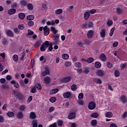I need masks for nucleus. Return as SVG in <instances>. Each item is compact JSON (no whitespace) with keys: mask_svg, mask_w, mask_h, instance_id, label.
I'll use <instances>...</instances> for the list:
<instances>
[{"mask_svg":"<svg viewBox=\"0 0 127 127\" xmlns=\"http://www.w3.org/2000/svg\"><path fill=\"white\" fill-rule=\"evenodd\" d=\"M47 47H49V42L46 41L41 45L40 47L41 51H45Z\"/></svg>","mask_w":127,"mask_h":127,"instance_id":"1","label":"nucleus"},{"mask_svg":"<svg viewBox=\"0 0 127 127\" xmlns=\"http://www.w3.org/2000/svg\"><path fill=\"white\" fill-rule=\"evenodd\" d=\"M44 30V34L45 35V36H47L50 33V30L49 29V28L47 27V26H45L43 28Z\"/></svg>","mask_w":127,"mask_h":127,"instance_id":"2","label":"nucleus"},{"mask_svg":"<svg viewBox=\"0 0 127 127\" xmlns=\"http://www.w3.org/2000/svg\"><path fill=\"white\" fill-rule=\"evenodd\" d=\"M88 107L89 110H94V109L96 108V103L94 102H90L88 104Z\"/></svg>","mask_w":127,"mask_h":127,"instance_id":"3","label":"nucleus"},{"mask_svg":"<svg viewBox=\"0 0 127 127\" xmlns=\"http://www.w3.org/2000/svg\"><path fill=\"white\" fill-rule=\"evenodd\" d=\"M5 34L7 35V36H8L9 37H13L14 35L13 34V32L10 30H7L5 31Z\"/></svg>","mask_w":127,"mask_h":127,"instance_id":"4","label":"nucleus"},{"mask_svg":"<svg viewBox=\"0 0 127 127\" xmlns=\"http://www.w3.org/2000/svg\"><path fill=\"white\" fill-rule=\"evenodd\" d=\"M59 34H56L54 35V37H55V43L56 44H59V41H60V40H59Z\"/></svg>","mask_w":127,"mask_h":127,"instance_id":"5","label":"nucleus"},{"mask_svg":"<svg viewBox=\"0 0 127 127\" xmlns=\"http://www.w3.org/2000/svg\"><path fill=\"white\" fill-rule=\"evenodd\" d=\"M94 35V31L93 30H89L87 32V38L90 39L93 37Z\"/></svg>","mask_w":127,"mask_h":127,"instance_id":"6","label":"nucleus"},{"mask_svg":"<svg viewBox=\"0 0 127 127\" xmlns=\"http://www.w3.org/2000/svg\"><path fill=\"white\" fill-rule=\"evenodd\" d=\"M120 101L122 104H126V103H127V100L126 95H123L120 97Z\"/></svg>","mask_w":127,"mask_h":127,"instance_id":"7","label":"nucleus"},{"mask_svg":"<svg viewBox=\"0 0 127 127\" xmlns=\"http://www.w3.org/2000/svg\"><path fill=\"white\" fill-rule=\"evenodd\" d=\"M67 118L69 120H74L76 118V114L74 112L71 113L68 115Z\"/></svg>","mask_w":127,"mask_h":127,"instance_id":"8","label":"nucleus"},{"mask_svg":"<svg viewBox=\"0 0 127 127\" xmlns=\"http://www.w3.org/2000/svg\"><path fill=\"white\" fill-rule=\"evenodd\" d=\"M99 58L100 60L103 62H105V61H107V57L106 56V55L104 54H102L100 56Z\"/></svg>","mask_w":127,"mask_h":127,"instance_id":"9","label":"nucleus"},{"mask_svg":"<svg viewBox=\"0 0 127 127\" xmlns=\"http://www.w3.org/2000/svg\"><path fill=\"white\" fill-rule=\"evenodd\" d=\"M71 81V77L70 76L65 77L62 79L63 83H68Z\"/></svg>","mask_w":127,"mask_h":127,"instance_id":"10","label":"nucleus"},{"mask_svg":"<svg viewBox=\"0 0 127 127\" xmlns=\"http://www.w3.org/2000/svg\"><path fill=\"white\" fill-rule=\"evenodd\" d=\"M16 118L18 119H21L23 118V113L21 111H19L16 114Z\"/></svg>","mask_w":127,"mask_h":127,"instance_id":"11","label":"nucleus"},{"mask_svg":"<svg viewBox=\"0 0 127 127\" xmlns=\"http://www.w3.org/2000/svg\"><path fill=\"white\" fill-rule=\"evenodd\" d=\"M44 82L45 84H46L47 85H49V83H50V77L49 76H46L44 78Z\"/></svg>","mask_w":127,"mask_h":127,"instance_id":"12","label":"nucleus"},{"mask_svg":"<svg viewBox=\"0 0 127 127\" xmlns=\"http://www.w3.org/2000/svg\"><path fill=\"white\" fill-rule=\"evenodd\" d=\"M20 5L22 6V7L26 6V5H27V1L25 0H21L20 1Z\"/></svg>","mask_w":127,"mask_h":127,"instance_id":"13","label":"nucleus"},{"mask_svg":"<svg viewBox=\"0 0 127 127\" xmlns=\"http://www.w3.org/2000/svg\"><path fill=\"white\" fill-rule=\"evenodd\" d=\"M29 118L31 120H34L35 119H36V114L34 112H31L30 113Z\"/></svg>","mask_w":127,"mask_h":127,"instance_id":"14","label":"nucleus"},{"mask_svg":"<svg viewBox=\"0 0 127 127\" xmlns=\"http://www.w3.org/2000/svg\"><path fill=\"white\" fill-rule=\"evenodd\" d=\"M96 74L98 76L103 77L104 76V71L102 70V69H98L96 71Z\"/></svg>","mask_w":127,"mask_h":127,"instance_id":"15","label":"nucleus"},{"mask_svg":"<svg viewBox=\"0 0 127 127\" xmlns=\"http://www.w3.org/2000/svg\"><path fill=\"white\" fill-rule=\"evenodd\" d=\"M116 12L117 14H122L123 13V9L121 7H117L116 10Z\"/></svg>","mask_w":127,"mask_h":127,"instance_id":"16","label":"nucleus"},{"mask_svg":"<svg viewBox=\"0 0 127 127\" xmlns=\"http://www.w3.org/2000/svg\"><path fill=\"white\" fill-rule=\"evenodd\" d=\"M10 83L14 85V87H15V88H17V89H18V88H19V84H18V83H17V82L14 80H12L11 81Z\"/></svg>","mask_w":127,"mask_h":127,"instance_id":"17","label":"nucleus"},{"mask_svg":"<svg viewBox=\"0 0 127 127\" xmlns=\"http://www.w3.org/2000/svg\"><path fill=\"white\" fill-rule=\"evenodd\" d=\"M63 97L65 99H68V98H70V97H71V92H67L64 93L63 95Z\"/></svg>","mask_w":127,"mask_h":127,"instance_id":"18","label":"nucleus"},{"mask_svg":"<svg viewBox=\"0 0 127 127\" xmlns=\"http://www.w3.org/2000/svg\"><path fill=\"white\" fill-rule=\"evenodd\" d=\"M16 99H18V100H22V99L23 98V95H22V93L18 92L16 95Z\"/></svg>","mask_w":127,"mask_h":127,"instance_id":"19","label":"nucleus"},{"mask_svg":"<svg viewBox=\"0 0 127 127\" xmlns=\"http://www.w3.org/2000/svg\"><path fill=\"white\" fill-rule=\"evenodd\" d=\"M15 12H16V9L13 8L10 9L8 11V14H10L11 15H12V14H14Z\"/></svg>","mask_w":127,"mask_h":127,"instance_id":"20","label":"nucleus"},{"mask_svg":"<svg viewBox=\"0 0 127 127\" xmlns=\"http://www.w3.org/2000/svg\"><path fill=\"white\" fill-rule=\"evenodd\" d=\"M95 68L99 69L102 66V64L100 62H96L94 64Z\"/></svg>","mask_w":127,"mask_h":127,"instance_id":"21","label":"nucleus"},{"mask_svg":"<svg viewBox=\"0 0 127 127\" xmlns=\"http://www.w3.org/2000/svg\"><path fill=\"white\" fill-rule=\"evenodd\" d=\"M100 36L101 37H102V38H105V37L106 36V30H105L104 29H102L101 30L100 32Z\"/></svg>","mask_w":127,"mask_h":127,"instance_id":"22","label":"nucleus"},{"mask_svg":"<svg viewBox=\"0 0 127 127\" xmlns=\"http://www.w3.org/2000/svg\"><path fill=\"white\" fill-rule=\"evenodd\" d=\"M19 110L21 112H24L26 110V106L24 105H22L19 107Z\"/></svg>","mask_w":127,"mask_h":127,"instance_id":"23","label":"nucleus"},{"mask_svg":"<svg viewBox=\"0 0 127 127\" xmlns=\"http://www.w3.org/2000/svg\"><path fill=\"white\" fill-rule=\"evenodd\" d=\"M62 12H63V10L61 8L58 9L56 10L55 11V14H57V15L61 14Z\"/></svg>","mask_w":127,"mask_h":127,"instance_id":"24","label":"nucleus"},{"mask_svg":"<svg viewBox=\"0 0 127 127\" xmlns=\"http://www.w3.org/2000/svg\"><path fill=\"white\" fill-rule=\"evenodd\" d=\"M18 17L20 19H24L25 17V14L24 13H19L18 14Z\"/></svg>","mask_w":127,"mask_h":127,"instance_id":"25","label":"nucleus"},{"mask_svg":"<svg viewBox=\"0 0 127 127\" xmlns=\"http://www.w3.org/2000/svg\"><path fill=\"white\" fill-rule=\"evenodd\" d=\"M91 118H94V119H97L99 117V114L98 113H93L90 115Z\"/></svg>","mask_w":127,"mask_h":127,"instance_id":"26","label":"nucleus"},{"mask_svg":"<svg viewBox=\"0 0 127 127\" xmlns=\"http://www.w3.org/2000/svg\"><path fill=\"white\" fill-rule=\"evenodd\" d=\"M93 81L94 83H97V84H102V80L100 78H93Z\"/></svg>","mask_w":127,"mask_h":127,"instance_id":"27","label":"nucleus"},{"mask_svg":"<svg viewBox=\"0 0 127 127\" xmlns=\"http://www.w3.org/2000/svg\"><path fill=\"white\" fill-rule=\"evenodd\" d=\"M27 7L29 10H32L33 9V5L31 3L27 4Z\"/></svg>","mask_w":127,"mask_h":127,"instance_id":"28","label":"nucleus"},{"mask_svg":"<svg viewBox=\"0 0 127 127\" xmlns=\"http://www.w3.org/2000/svg\"><path fill=\"white\" fill-rule=\"evenodd\" d=\"M90 13L88 12H86L85 13H84V19L87 20V19H88V18H89V17H90Z\"/></svg>","mask_w":127,"mask_h":127,"instance_id":"29","label":"nucleus"},{"mask_svg":"<svg viewBox=\"0 0 127 127\" xmlns=\"http://www.w3.org/2000/svg\"><path fill=\"white\" fill-rule=\"evenodd\" d=\"M90 43H91V40L88 39H86L83 40V44L85 45H88L90 44Z\"/></svg>","mask_w":127,"mask_h":127,"instance_id":"30","label":"nucleus"},{"mask_svg":"<svg viewBox=\"0 0 127 127\" xmlns=\"http://www.w3.org/2000/svg\"><path fill=\"white\" fill-rule=\"evenodd\" d=\"M51 31H53V33H54L55 35L57 34L56 33L58 32V30H56V28H55L54 27H51Z\"/></svg>","mask_w":127,"mask_h":127,"instance_id":"31","label":"nucleus"},{"mask_svg":"<svg viewBox=\"0 0 127 127\" xmlns=\"http://www.w3.org/2000/svg\"><path fill=\"white\" fill-rule=\"evenodd\" d=\"M62 58L64 60H67V59H69V55L67 54H63L62 55Z\"/></svg>","mask_w":127,"mask_h":127,"instance_id":"32","label":"nucleus"},{"mask_svg":"<svg viewBox=\"0 0 127 127\" xmlns=\"http://www.w3.org/2000/svg\"><path fill=\"white\" fill-rule=\"evenodd\" d=\"M32 127H38V125L37 124V121L34 120L32 122Z\"/></svg>","mask_w":127,"mask_h":127,"instance_id":"33","label":"nucleus"},{"mask_svg":"<svg viewBox=\"0 0 127 127\" xmlns=\"http://www.w3.org/2000/svg\"><path fill=\"white\" fill-rule=\"evenodd\" d=\"M12 59L14 62L18 61V56L17 55H14L12 57Z\"/></svg>","mask_w":127,"mask_h":127,"instance_id":"34","label":"nucleus"},{"mask_svg":"<svg viewBox=\"0 0 127 127\" xmlns=\"http://www.w3.org/2000/svg\"><path fill=\"white\" fill-rule=\"evenodd\" d=\"M6 116L8 117H9L10 118H11L14 116V113L12 112H8L6 113Z\"/></svg>","mask_w":127,"mask_h":127,"instance_id":"35","label":"nucleus"},{"mask_svg":"<svg viewBox=\"0 0 127 127\" xmlns=\"http://www.w3.org/2000/svg\"><path fill=\"white\" fill-rule=\"evenodd\" d=\"M105 117H106V118H112V117H113V113L110 112H107L105 115Z\"/></svg>","mask_w":127,"mask_h":127,"instance_id":"36","label":"nucleus"},{"mask_svg":"<svg viewBox=\"0 0 127 127\" xmlns=\"http://www.w3.org/2000/svg\"><path fill=\"white\" fill-rule=\"evenodd\" d=\"M27 19L28 20H33V19H34V15H28L27 17Z\"/></svg>","mask_w":127,"mask_h":127,"instance_id":"37","label":"nucleus"},{"mask_svg":"<svg viewBox=\"0 0 127 127\" xmlns=\"http://www.w3.org/2000/svg\"><path fill=\"white\" fill-rule=\"evenodd\" d=\"M94 59L93 58H89V59H88L86 60V62H87V63H93V62L94 61Z\"/></svg>","mask_w":127,"mask_h":127,"instance_id":"38","label":"nucleus"},{"mask_svg":"<svg viewBox=\"0 0 127 127\" xmlns=\"http://www.w3.org/2000/svg\"><path fill=\"white\" fill-rule=\"evenodd\" d=\"M44 71L46 72L47 73H48V75L50 74V69H49V67L48 66H46L45 67Z\"/></svg>","mask_w":127,"mask_h":127,"instance_id":"39","label":"nucleus"},{"mask_svg":"<svg viewBox=\"0 0 127 127\" xmlns=\"http://www.w3.org/2000/svg\"><path fill=\"white\" fill-rule=\"evenodd\" d=\"M74 65L76 68H81L82 67V64L81 63H76Z\"/></svg>","mask_w":127,"mask_h":127,"instance_id":"40","label":"nucleus"},{"mask_svg":"<svg viewBox=\"0 0 127 127\" xmlns=\"http://www.w3.org/2000/svg\"><path fill=\"white\" fill-rule=\"evenodd\" d=\"M71 91H76L77 90V85L76 84H73L71 86Z\"/></svg>","mask_w":127,"mask_h":127,"instance_id":"41","label":"nucleus"},{"mask_svg":"<svg viewBox=\"0 0 127 127\" xmlns=\"http://www.w3.org/2000/svg\"><path fill=\"white\" fill-rule=\"evenodd\" d=\"M59 90L57 88H55L51 90V94H56V93H58Z\"/></svg>","mask_w":127,"mask_h":127,"instance_id":"42","label":"nucleus"},{"mask_svg":"<svg viewBox=\"0 0 127 127\" xmlns=\"http://www.w3.org/2000/svg\"><path fill=\"white\" fill-rule=\"evenodd\" d=\"M127 65V64H126V63L123 64H121L120 67H121V69L122 71H123V70H124V69H125V68L126 67Z\"/></svg>","mask_w":127,"mask_h":127,"instance_id":"43","label":"nucleus"},{"mask_svg":"<svg viewBox=\"0 0 127 127\" xmlns=\"http://www.w3.org/2000/svg\"><path fill=\"white\" fill-rule=\"evenodd\" d=\"M115 31V27H113L111 30H110V32L109 33V35L110 36H113V34H114V32Z\"/></svg>","mask_w":127,"mask_h":127,"instance_id":"44","label":"nucleus"},{"mask_svg":"<svg viewBox=\"0 0 127 127\" xmlns=\"http://www.w3.org/2000/svg\"><path fill=\"white\" fill-rule=\"evenodd\" d=\"M50 102H51V103H55V102H56V97H51L50 99Z\"/></svg>","mask_w":127,"mask_h":127,"instance_id":"45","label":"nucleus"},{"mask_svg":"<svg viewBox=\"0 0 127 127\" xmlns=\"http://www.w3.org/2000/svg\"><path fill=\"white\" fill-rule=\"evenodd\" d=\"M91 126H96L97 125V120H93L91 121Z\"/></svg>","mask_w":127,"mask_h":127,"instance_id":"46","label":"nucleus"},{"mask_svg":"<svg viewBox=\"0 0 127 127\" xmlns=\"http://www.w3.org/2000/svg\"><path fill=\"white\" fill-rule=\"evenodd\" d=\"M114 75L115 77H120V71L118 70H115L114 72Z\"/></svg>","mask_w":127,"mask_h":127,"instance_id":"47","label":"nucleus"},{"mask_svg":"<svg viewBox=\"0 0 127 127\" xmlns=\"http://www.w3.org/2000/svg\"><path fill=\"white\" fill-rule=\"evenodd\" d=\"M107 24V25H108V26H111L113 25V20H108Z\"/></svg>","mask_w":127,"mask_h":127,"instance_id":"48","label":"nucleus"},{"mask_svg":"<svg viewBox=\"0 0 127 127\" xmlns=\"http://www.w3.org/2000/svg\"><path fill=\"white\" fill-rule=\"evenodd\" d=\"M83 98H84V94L83 93H79L78 95V100H83Z\"/></svg>","mask_w":127,"mask_h":127,"instance_id":"49","label":"nucleus"},{"mask_svg":"<svg viewBox=\"0 0 127 127\" xmlns=\"http://www.w3.org/2000/svg\"><path fill=\"white\" fill-rule=\"evenodd\" d=\"M36 87L38 90H42V87H41V85L40 83H37L36 84Z\"/></svg>","mask_w":127,"mask_h":127,"instance_id":"50","label":"nucleus"},{"mask_svg":"<svg viewBox=\"0 0 127 127\" xmlns=\"http://www.w3.org/2000/svg\"><path fill=\"white\" fill-rule=\"evenodd\" d=\"M90 72V70H89V68L88 67H85L83 70V73L84 74H88V73Z\"/></svg>","mask_w":127,"mask_h":127,"instance_id":"51","label":"nucleus"},{"mask_svg":"<svg viewBox=\"0 0 127 127\" xmlns=\"http://www.w3.org/2000/svg\"><path fill=\"white\" fill-rule=\"evenodd\" d=\"M127 112L125 111L122 115L121 118L122 119H126V118H127Z\"/></svg>","mask_w":127,"mask_h":127,"instance_id":"52","label":"nucleus"},{"mask_svg":"<svg viewBox=\"0 0 127 127\" xmlns=\"http://www.w3.org/2000/svg\"><path fill=\"white\" fill-rule=\"evenodd\" d=\"M34 34V32L32 31L31 30H28V35H33Z\"/></svg>","mask_w":127,"mask_h":127,"instance_id":"53","label":"nucleus"},{"mask_svg":"<svg viewBox=\"0 0 127 127\" xmlns=\"http://www.w3.org/2000/svg\"><path fill=\"white\" fill-rule=\"evenodd\" d=\"M62 125H63V121L62 120H58V125L59 127H62Z\"/></svg>","mask_w":127,"mask_h":127,"instance_id":"54","label":"nucleus"},{"mask_svg":"<svg viewBox=\"0 0 127 127\" xmlns=\"http://www.w3.org/2000/svg\"><path fill=\"white\" fill-rule=\"evenodd\" d=\"M64 64L65 65V66H66V67H70V66L72 65V63H71V62H67L65 63Z\"/></svg>","mask_w":127,"mask_h":127,"instance_id":"55","label":"nucleus"},{"mask_svg":"<svg viewBox=\"0 0 127 127\" xmlns=\"http://www.w3.org/2000/svg\"><path fill=\"white\" fill-rule=\"evenodd\" d=\"M11 7L13 8H16L17 7V4L16 3H13L11 4Z\"/></svg>","mask_w":127,"mask_h":127,"instance_id":"56","label":"nucleus"},{"mask_svg":"<svg viewBox=\"0 0 127 127\" xmlns=\"http://www.w3.org/2000/svg\"><path fill=\"white\" fill-rule=\"evenodd\" d=\"M29 26H33L34 25V22L32 21H30L28 22Z\"/></svg>","mask_w":127,"mask_h":127,"instance_id":"57","label":"nucleus"},{"mask_svg":"<svg viewBox=\"0 0 127 127\" xmlns=\"http://www.w3.org/2000/svg\"><path fill=\"white\" fill-rule=\"evenodd\" d=\"M6 79L7 81H10V80H11V79H12V77H11V76L10 75H7L6 76Z\"/></svg>","mask_w":127,"mask_h":127,"instance_id":"58","label":"nucleus"},{"mask_svg":"<svg viewBox=\"0 0 127 127\" xmlns=\"http://www.w3.org/2000/svg\"><path fill=\"white\" fill-rule=\"evenodd\" d=\"M107 66L108 68H111L113 67V64H111L110 62L107 63Z\"/></svg>","mask_w":127,"mask_h":127,"instance_id":"59","label":"nucleus"},{"mask_svg":"<svg viewBox=\"0 0 127 127\" xmlns=\"http://www.w3.org/2000/svg\"><path fill=\"white\" fill-rule=\"evenodd\" d=\"M49 51H52V50H53V47H52V44L51 43L50 44L49 43Z\"/></svg>","mask_w":127,"mask_h":127,"instance_id":"60","label":"nucleus"},{"mask_svg":"<svg viewBox=\"0 0 127 127\" xmlns=\"http://www.w3.org/2000/svg\"><path fill=\"white\" fill-rule=\"evenodd\" d=\"M108 90H110V91H111L112 92L114 91V88H113V87H112V85L108 84Z\"/></svg>","mask_w":127,"mask_h":127,"instance_id":"61","label":"nucleus"},{"mask_svg":"<svg viewBox=\"0 0 127 127\" xmlns=\"http://www.w3.org/2000/svg\"><path fill=\"white\" fill-rule=\"evenodd\" d=\"M18 27L19 29H21V30H22V29H24V26H23V25L22 24H20L18 26Z\"/></svg>","mask_w":127,"mask_h":127,"instance_id":"62","label":"nucleus"},{"mask_svg":"<svg viewBox=\"0 0 127 127\" xmlns=\"http://www.w3.org/2000/svg\"><path fill=\"white\" fill-rule=\"evenodd\" d=\"M46 75H48V73H47L46 71L44 70L42 72V76H43V77H45Z\"/></svg>","mask_w":127,"mask_h":127,"instance_id":"63","label":"nucleus"},{"mask_svg":"<svg viewBox=\"0 0 127 127\" xmlns=\"http://www.w3.org/2000/svg\"><path fill=\"white\" fill-rule=\"evenodd\" d=\"M92 26H93V22H89L87 23V27L88 28L92 27Z\"/></svg>","mask_w":127,"mask_h":127,"instance_id":"64","label":"nucleus"}]
</instances>
